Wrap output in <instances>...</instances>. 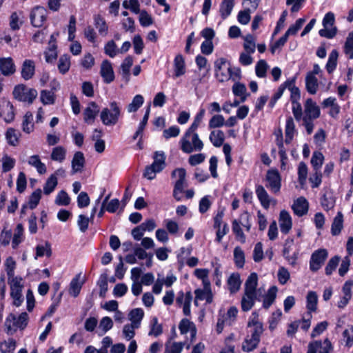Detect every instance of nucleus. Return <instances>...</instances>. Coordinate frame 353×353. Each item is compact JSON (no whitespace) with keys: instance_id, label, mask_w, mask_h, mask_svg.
Segmentation results:
<instances>
[{"instance_id":"nucleus-1","label":"nucleus","mask_w":353,"mask_h":353,"mask_svg":"<svg viewBox=\"0 0 353 353\" xmlns=\"http://www.w3.org/2000/svg\"><path fill=\"white\" fill-rule=\"evenodd\" d=\"M121 114V107L116 101L110 103L109 108H103L100 113V119L105 125H116Z\"/></svg>"},{"instance_id":"nucleus-2","label":"nucleus","mask_w":353,"mask_h":353,"mask_svg":"<svg viewBox=\"0 0 353 353\" xmlns=\"http://www.w3.org/2000/svg\"><path fill=\"white\" fill-rule=\"evenodd\" d=\"M181 150L187 154L194 151H201L203 148V143L199 139L198 134H191L190 136H184L180 141Z\"/></svg>"},{"instance_id":"nucleus-3","label":"nucleus","mask_w":353,"mask_h":353,"mask_svg":"<svg viewBox=\"0 0 353 353\" xmlns=\"http://www.w3.org/2000/svg\"><path fill=\"white\" fill-rule=\"evenodd\" d=\"M12 94L14 99L20 101L32 103L37 96V91L33 88L28 90L24 85L21 84L14 87Z\"/></svg>"},{"instance_id":"nucleus-4","label":"nucleus","mask_w":353,"mask_h":353,"mask_svg":"<svg viewBox=\"0 0 353 353\" xmlns=\"http://www.w3.org/2000/svg\"><path fill=\"white\" fill-rule=\"evenodd\" d=\"M334 23V14L332 12H327L323 19L324 28L319 30V35L327 39L333 38L337 32L336 28L333 27Z\"/></svg>"},{"instance_id":"nucleus-5","label":"nucleus","mask_w":353,"mask_h":353,"mask_svg":"<svg viewBox=\"0 0 353 353\" xmlns=\"http://www.w3.org/2000/svg\"><path fill=\"white\" fill-rule=\"evenodd\" d=\"M265 179L268 181V185H266L267 188H270L274 193H277L280 191L281 179L277 170L272 169L268 170Z\"/></svg>"},{"instance_id":"nucleus-6","label":"nucleus","mask_w":353,"mask_h":353,"mask_svg":"<svg viewBox=\"0 0 353 353\" xmlns=\"http://www.w3.org/2000/svg\"><path fill=\"white\" fill-rule=\"evenodd\" d=\"M176 174L178 175L179 179L176 181V183L174 185V188L173 190V196L177 201H180L181 199V196H177V194L183 192L185 183V170L183 168L176 169L172 172V176H174Z\"/></svg>"},{"instance_id":"nucleus-7","label":"nucleus","mask_w":353,"mask_h":353,"mask_svg":"<svg viewBox=\"0 0 353 353\" xmlns=\"http://www.w3.org/2000/svg\"><path fill=\"white\" fill-rule=\"evenodd\" d=\"M327 257V252L325 249L315 251L311 256L310 268L312 272L319 270Z\"/></svg>"},{"instance_id":"nucleus-8","label":"nucleus","mask_w":353,"mask_h":353,"mask_svg":"<svg viewBox=\"0 0 353 353\" xmlns=\"http://www.w3.org/2000/svg\"><path fill=\"white\" fill-rule=\"evenodd\" d=\"M47 10L43 7L37 6L30 13L31 23L34 27H41L46 20Z\"/></svg>"},{"instance_id":"nucleus-9","label":"nucleus","mask_w":353,"mask_h":353,"mask_svg":"<svg viewBox=\"0 0 353 353\" xmlns=\"http://www.w3.org/2000/svg\"><path fill=\"white\" fill-rule=\"evenodd\" d=\"M305 115L303 119H316L320 117L319 107L312 99H307L304 104Z\"/></svg>"},{"instance_id":"nucleus-10","label":"nucleus","mask_w":353,"mask_h":353,"mask_svg":"<svg viewBox=\"0 0 353 353\" xmlns=\"http://www.w3.org/2000/svg\"><path fill=\"white\" fill-rule=\"evenodd\" d=\"M261 296L259 293L244 291V294L241 300V308L244 312H248L254 306L256 299L260 300Z\"/></svg>"},{"instance_id":"nucleus-11","label":"nucleus","mask_w":353,"mask_h":353,"mask_svg":"<svg viewBox=\"0 0 353 353\" xmlns=\"http://www.w3.org/2000/svg\"><path fill=\"white\" fill-rule=\"evenodd\" d=\"M100 74L105 83H110L114 79V74L111 63L104 60L101 65Z\"/></svg>"},{"instance_id":"nucleus-12","label":"nucleus","mask_w":353,"mask_h":353,"mask_svg":"<svg viewBox=\"0 0 353 353\" xmlns=\"http://www.w3.org/2000/svg\"><path fill=\"white\" fill-rule=\"evenodd\" d=\"M99 105L94 101L90 102L83 111V119L87 123H93L94 119L99 112Z\"/></svg>"},{"instance_id":"nucleus-13","label":"nucleus","mask_w":353,"mask_h":353,"mask_svg":"<svg viewBox=\"0 0 353 353\" xmlns=\"http://www.w3.org/2000/svg\"><path fill=\"white\" fill-rule=\"evenodd\" d=\"M279 221L281 232L288 234L292 228V222L290 214L286 210L281 211Z\"/></svg>"},{"instance_id":"nucleus-14","label":"nucleus","mask_w":353,"mask_h":353,"mask_svg":"<svg viewBox=\"0 0 353 353\" xmlns=\"http://www.w3.org/2000/svg\"><path fill=\"white\" fill-rule=\"evenodd\" d=\"M292 208L295 214L302 216L308 211V202L304 197L301 196L294 201Z\"/></svg>"},{"instance_id":"nucleus-15","label":"nucleus","mask_w":353,"mask_h":353,"mask_svg":"<svg viewBox=\"0 0 353 353\" xmlns=\"http://www.w3.org/2000/svg\"><path fill=\"white\" fill-rule=\"evenodd\" d=\"M28 321V315L26 312H22L17 318L15 315L10 314L6 319V323H8L9 321H13V325L20 329H24Z\"/></svg>"},{"instance_id":"nucleus-16","label":"nucleus","mask_w":353,"mask_h":353,"mask_svg":"<svg viewBox=\"0 0 353 353\" xmlns=\"http://www.w3.org/2000/svg\"><path fill=\"white\" fill-rule=\"evenodd\" d=\"M196 299L205 300L207 303H211L212 302L213 296L210 289V283H204L203 289H196L194 291Z\"/></svg>"},{"instance_id":"nucleus-17","label":"nucleus","mask_w":353,"mask_h":353,"mask_svg":"<svg viewBox=\"0 0 353 353\" xmlns=\"http://www.w3.org/2000/svg\"><path fill=\"white\" fill-rule=\"evenodd\" d=\"M0 71L5 76H9L14 73L15 65L13 60L8 58H0Z\"/></svg>"},{"instance_id":"nucleus-18","label":"nucleus","mask_w":353,"mask_h":353,"mask_svg":"<svg viewBox=\"0 0 353 353\" xmlns=\"http://www.w3.org/2000/svg\"><path fill=\"white\" fill-rule=\"evenodd\" d=\"M258 284V276L256 273H251L245 283V290L246 292H252L259 293V296H262L261 288L256 290Z\"/></svg>"},{"instance_id":"nucleus-19","label":"nucleus","mask_w":353,"mask_h":353,"mask_svg":"<svg viewBox=\"0 0 353 353\" xmlns=\"http://www.w3.org/2000/svg\"><path fill=\"white\" fill-rule=\"evenodd\" d=\"M225 59L224 58H221L216 60L214 63L215 67V74L216 78L220 82H224L229 79L228 72L226 70V72H224L222 71V67L225 64Z\"/></svg>"},{"instance_id":"nucleus-20","label":"nucleus","mask_w":353,"mask_h":353,"mask_svg":"<svg viewBox=\"0 0 353 353\" xmlns=\"http://www.w3.org/2000/svg\"><path fill=\"white\" fill-rule=\"evenodd\" d=\"M85 164V158L83 152L78 151L74 154L72 160V172H80L82 171Z\"/></svg>"},{"instance_id":"nucleus-21","label":"nucleus","mask_w":353,"mask_h":353,"mask_svg":"<svg viewBox=\"0 0 353 353\" xmlns=\"http://www.w3.org/2000/svg\"><path fill=\"white\" fill-rule=\"evenodd\" d=\"M174 77H179L185 73V63L183 57L179 54L174 59Z\"/></svg>"},{"instance_id":"nucleus-22","label":"nucleus","mask_w":353,"mask_h":353,"mask_svg":"<svg viewBox=\"0 0 353 353\" xmlns=\"http://www.w3.org/2000/svg\"><path fill=\"white\" fill-rule=\"evenodd\" d=\"M34 63L30 59H26L22 65L21 76L25 80L30 79L34 74Z\"/></svg>"},{"instance_id":"nucleus-23","label":"nucleus","mask_w":353,"mask_h":353,"mask_svg":"<svg viewBox=\"0 0 353 353\" xmlns=\"http://www.w3.org/2000/svg\"><path fill=\"white\" fill-rule=\"evenodd\" d=\"M256 194L262 206L264 208L268 209L270 205V199L263 186L261 185H257L256 187Z\"/></svg>"},{"instance_id":"nucleus-24","label":"nucleus","mask_w":353,"mask_h":353,"mask_svg":"<svg viewBox=\"0 0 353 353\" xmlns=\"http://www.w3.org/2000/svg\"><path fill=\"white\" fill-rule=\"evenodd\" d=\"M80 278L81 274H77L70 283L69 293L74 297H77L79 294L83 284V282L80 281Z\"/></svg>"},{"instance_id":"nucleus-25","label":"nucleus","mask_w":353,"mask_h":353,"mask_svg":"<svg viewBox=\"0 0 353 353\" xmlns=\"http://www.w3.org/2000/svg\"><path fill=\"white\" fill-rule=\"evenodd\" d=\"M234 6V0H223L220 4L219 13L223 19H225L232 12Z\"/></svg>"},{"instance_id":"nucleus-26","label":"nucleus","mask_w":353,"mask_h":353,"mask_svg":"<svg viewBox=\"0 0 353 353\" xmlns=\"http://www.w3.org/2000/svg\"><path fill=\"white\" fill-rule=\"evenodd\" d=\"M305 85L307 92L311 94H316L319 85L316 77L312 73H308L305 77Z\"/></svg>"},{"instance_id":"nucleus-27","label":"nucleus","mask_w":353,"mask_h":353,"mask_svg":"<svg viewBox=\"0 0 353 353\" xmlns=\"http://www.w3.org/2000/svg\"><path fill=\"white\" fill-rule=\"evenodd\" d=\"M343 215L341 212H339L334 217L332 223L331 232L334 236L339 234L343 229Z\"/></svg>"},{"instance_id":"nucleus-28","label":"nucleus","mask_w":353,"mask_h":353,"mask_svg":"<svg viewBox=\"0 0 353 353\" xmlns=\"http://www.w3.org/2000/svg\"><path fill=\"white\" fill-rule=\"evenodd\" d=\"M66 152V149L63 146L54 147L52 148L50 159L52 161L61 163L65 159Z\"/></svg>"},{"instance_id":"nucleus-29","label":"nucleus","mask_w":353,"mask_h":353,"mask_svg":"<svg viewBox=\"0 0 353 353\" xmlns=\"http://www.w3.org/2000/svg\"><path fill=\"white\" fill-rule=\"evenodd\" d=\"M277 288L272 286L268 291L267 294L264 296L263 307L265 309H268L272 304L274 302L276 297Z\"/></svg>"},{"instance_id":"nucleus-30","label":"nucleus","mask_w":353,"mask_h":353,"mask_svg":"<svg viewBox=\"0 0 353 353\" xmlns=\"http://www.w3.org/2000/svg\"><path fill=\"white\" fill-rule=\"evenodd\" d=\"M28 163L34 167L39 174H43L46 172V166L41 161L39 155L35 154L30 157Z\"/></svg>"},{"instance_id":"nucleus-31","label":"nucleus","mask_w":353,"mask_h":353,"mask_svg":"<svg viewBox=\"0 0 353 353\" xmlns=\"http://www.w3.org/2000/svg\"><path fill=\"white\" fill-rule=\"evenodd\" d=\"M229 290L231 293L236 292L241 285L240 275L238 273L232 274L228 279Z\"/></svg>"},{"instance_id":"nucleus-32","label":"nucleus","mask_w":353,"mask_h":353,"mask_svg":"<svg viewBox=\"0 0 353 353\" xmlns=\"http://www.w3.org/2000/svg\"><path fill=\"white\" fill-rule=\"evenodd\" d=\"M129 319L135 327H139L141 321L144 316V312L141 308L132 310L129 313Z\"/></svg>"},{"instance_id":"nucleus-33","label":"nucleus","mask_w":353,"mask_h":353,"mask_svg":"<svg viewBox=\"0 0 353 353\" xmlns=\"http://www.w3.org/2000/svg\"><path fill=\"white\" fill-rule=\"evenodd\" d=\"M157 168V171H162L165 166V155L163 152H155L154 162L151 164Z\"/></svg>"},{"instance_id":"nucleus-34","label":"nucleus","mask_w":353,"mask_h":353,"mask_svg":"<svg viewBox=\"0 0 353 353\" xmlns=\"http://www.w3.org/2000/svg\"><path fill=\"white\" fill-rule=\"evenodd\" d=\"M307 309L309 313L315 312L317 309L318 296L314 291H310L307 294Z\"/></svg>"},{"instance_id":"nucleus-35","label":"nucleus","mask_w":353,"mask_h":353,"mask_svg":"<svg viewBox=\"0 0 353 353\" xmlns=\"http://www.w3.org/2000/svg\"><path fill=\"white\" fill-rule=\"evenodd\" d=\"M44 255H46L48 257L52 255L51 245L48 241H46L44 245H38L36 247V256L34 259H37L38 257H42Z\"/></svg>"},{"instance_id":"nucleus-36","label":"nucleus","mask_w":353,"mask_h":353,"mask_svg":"<svg viewBox=\"0 0 353 353\" xmlns=\"http://www.w3.org/2000/svg\"><path fill=\"white\" fill-rule=\"evenodd\" d=\"M23 226L21 223H18L14 233L12 241V246L16 249L20 243L23 241Z\"/></svg>"},{"instance_id":"nucleus-37","label":"nucleus","mask_w":353,"mask_h":353,"mask_svg":"<svg viewBox=\"0 0 353 353\" xmlns=\"http://www.w3.org/2000/svg\"><path fill=\"white\" fill-rule=\"evenodd\" d=\"M32 114L27 112L23 117L22 122L23 131L27 134H30L34 130V123H32Z\"/></svg>"},{"instance_id":"nucleus-38","label":"nucleus","mask_w":353,"mask_h":353,"mask_svg":"<svg viewBox=\"0 0 353 353\" xmlns=\"http://www.w3.org/2000/svg\"><path fill=\"white\" fill-rule=\"evenodd\" d=\"M20 133L17 132V130L12 128H10L6 132V138L8 143L12 146H16L19 143Z\"/></svg>"},{"instance_id":"nucleus-39","label":"nucleus","mask_w":353,"mask_h":353,"mask_svg":"<svg viewBox=\"0 0 353 353\" xmlns=\"http://www.w3.org/2000/svg\"><path fill=\"white\" fill-rule=\"evenodd\" d=\"M225 136L221 130L212 131L210 134V140L215 147L223 145Z\"/></svg>"},{"instance_id":"nucleus-40","label":"nucleus","mask_w":353,"mask_h":353,"mask_svg":"<svg viewBox=\"0 0 353 353\" xmlns=\"http://www.w3.org/2000/svg\"><path fill=\"white\" fill-rule=\"evenodd\" d=\"M184 346L183 342H173L168 341L165 343V349L164 353H181Z\"/></svg>"},{"instance_id":"nucleus-41","label":"nucleus","mask_w":353,"mask_h":353,"mask_svg":"<svg viewBox=\"0 0 353 353\" xmlns=\"http://www.w3.org/2000/svg\"><path fill=\"white\" fill-rule=\"evenodd\" d=\"M144 102L143 97L141 94H137L132 99V102L128 105L127 110L128 112H135L143 105Z\"/></svg>"},{"instance_id":"nucleus-42","label":"nucleus","mask_w":353,"mask_h":353,"mask_svg":"<svg viewBox=\"0 0 353 353\" xmlns=\"http://www.w3.org/2000/svg\"><path fill=\"white\" fill-rule=\"evenodd\" d=\"M234 261L239 268H242L245 263V254L240 247H236L234 250Z\"/></svg>"},{"instance_id":"nucleus-43","label":"nucleus","mask_w":353,"mask_h":353,"mask_svg":"<svg viewBox=\"0 0 353 353\" xmlns=\"http://www.w3.org/2000/svg\"><path fill=\"white\" fill-rule=\"evenodd\" d=\"M339 53L336 50H333L328 58L327 63L326 64V70L328 73H332L336 67L337 59H338Z\"/></svg>"},{"instance_id":"nucleus-44","label":"nucleus","mask_w":353,"mask_h":353,"mask_svg":"<svg viewBox=\"0 0 353 353\" xmlns=\"http://www.w3.org/2000/svg\"><path fill=\"white\" fill-rule=\"evenodd\" d=\"M232 92L235 96L241 97V102H244L247 98L246 87L241 83H236L232 87Z\"/></svg>"},{"instance_id":"nucleus-45","label":"nucleus","mask_w":353,"mask_h":353,"mask_svg":"<svg viewBox=\"0 0 353 353\" xmlns=\"http://www.w3.org/2000/svg\"><path fill=\"white\" fill-rule=\"evenodd\" d=\"M58 69L61 74H65L70 69V60L69 56L63 54L60 57L58 62Z\"/></svg>"},{"instance_id":"nucleus-46","label":"nucleus","mask_w":353,"mask_h":353,"mask_svg":"<svg viewBox=\"0 0 353 353\" xmlns=\"http://www.w3.org/2000/svg\"><path fill=\"white\" fill-rule=\"evenodd\" d=\"M0 114L3 117L6 123H10L13 121L14 114L12 105L9 102L7 103L6 105L3 106V110H2Z\"/></svg>"},{"instance_id":"nucleus-47","label":"nucleus","mask_w":353,"mask_h":353,"mask_svg":"<svg viewBox=\"0 0 353 353\" xmlns=\"http://www.w3.org/2000/svg\"><path fill=\"white\" fill-rule=\"evenodd\" d=\"M16 348V341L13 339H9L0 343V352L1 353H12Z\"/></svg>"},{"instance_id":"nucleus-48","label":"nucleus","mask_w":353,"mask_h":353,"mask_svg":"<svg viewBox=\"0 0 353 353\" xmlns=\"http://www.w3.org/2000/svg\"><path fill=\"white\" fill-rule=\"evenodd\" d=\"M58 181L55 175H50V177L47 179L44 187H43V192L45 194L48 195L51 192H52L57 185Z\"/></svg>"},{"instance_id":"nucleus-49","label":"nucleus","mask_w":353,"mask_h":353,"mask_svg":"<svg viewBox=\"0 0 353 353\" xmlns=\"http://www.w3.org/2000/svg\"><path fill=\"white\" fill-rule=\"evenodd\" d=\"M40 99L43 105L54 104L55 96L53 91L41 90Z\"/></svg>"},{"instance_id":"nucleus-50","label":"nucleus","mask_w":353,"mask_h":353,"mask_svg":"<svg viewBox=\"0 0 353 353\" xmlns=\"http://www.w3.org/2000/svg\"><path fill=\"white\" fill-rule=\"evenodd\" d=\"M259 341V339L252 338V336L250 339L246 338L242 345L243 351L249 352L254 350L257 347Z\"/></svg>"},{"instance_id":"nucleus-51","label":"nucleus","mask_w":353,"mask_h":353,"mask_svg":"<svg viewBox=\"0 0 353 353\" xmlns=\"http://www.w3.org/2000/svg\"><path fill=\"white\" fill-rule=\"evenodd\" d=\"M324 157L320 152H314L311 159V163L315 171H318L322 166Z\"/></svg>"},{"instance_id":"nucleus-52","label":"nucleus","mask_w":353,"mask_h":353,"mask_svg":"<svg viewBox=\"0 0 353 353\" xmlns=\"http://www.w3.org/2000/svg\"><path fill=\"white\" fill-rule=\"evenodd\" d=\"M232 231L235 234L238 240H239L242 243L245 242V236L243 234L240 223L237 219H234L232 221Z\"/></svg>"},{"instance_id":"nucleus-53","label":"nucleus","mask_w":353,"mask_h":353,"mask_svg":"<svg viewBox=\"0 0 353 353\" xmlns=\"http://www.w3.org/2000/svg\"><path fill=\"white\" fill-rule=\"evenodd\" d=\"M243 48L248 53H254L256 48L254 38L252 34H247L244 37Z\"/></svg>"},{"instance_id":"nucleus-54","label":"nucleus","mask_w":353,"mask_h":353,"mask_svg":"<svg viewBox=\"0 0 353 353\" xmlns=\"http://www.w3.org/2000/svg\"><path fill=\"white\" fill-rule=\"evenodd\" d=\"M97 285H99L100 288L99 291V296L101 298H104L105 296V294L108 291V277L105 274H101L100 276V278L97 282Z\"/></svg>"},{"instance_id":"nucleus-55","label":"nucleus","mask_w":353,"mask_h":353,"mask_svg":"<svg viewBox=\"0 0 353 353\" xmlns=\"http://www.w3.org/2000/svg\"><path fill=\"white\" fill-rule=\"evenodd\" d=\"M321 204L325 210L328 211L335 205V199L332 195L324 194L321 199Z\"/></svg>"},{"instance_id":"nucleus-56","label":"nucleus","mask_w":353,"mask_h":353,"mask_svg":"<svg viewBox=\"0 0 353 353\" xmlns=\"http://www.w3.org/2000/svg\"><path fill=\"white\" fill-rule=\"evenodd\" d=\"M268 68V63L265 60H259L257 62L255 68L256 74L257 75V77L260 78L265 77L266 76Z\"/></svg>"},{"instance_id":"nucleus-57","label":"nucleus","mask_w":353,"mask_h":353,"mask_svg":"<svg viewBox=\"0 0 353 353\" xmlns=\"http://www.w3.org/2000/svg\"><path fill=\"white\" fill-rule=\"evenodd\" d=\"M95 27L101 34L105 35L108 32V26L105 20L99 15L94 17Z\"/></svg>"},{"instance_id":"nucleus-58","label":"nucleus","mask_w":353,"mask_h":353,"mask_svg":"<svg viewBox=\"0 0 353 353\" xmlns=\"http://www.w3.org/2000/svg\"><path fill=\"white\" fill-rule=\"evenodd\" d=\"M225 124V119L221 114H215L209 121L210 129L222 127Z\"/></svg>"},{"instance_id":"nucleus-59","label":"nucleus","mask_w":353,"mask_h":353,"mask_svg":"<svg viewBox=\"0 0 353 353\" xmlns=\"http://www.w3.org/2000/svg\"><path fill=\"white\" fill-rule=\"evenodd\" d=\"M5 266L8 280H10L14 276L16 262L12 257L9 256L5 261Z\"/></svg>"},{"instance_id":"nucleus-60","label":"nucleus","mask_w":353,"mask_h":353,"mask_svg":"<svg viewBox=\"0 0 353 353\" xmlns=\"http://www.w3.org/2000/svg\"><path fill=\"white\" fill-rule=\"evenodd\" d=\"M70 203V198L68 193L64 191H60L55 199V203L58 205H68Z\"/></svg>"},{"instance_id":"nucleus-61","label":"nucleus","mask_w":353,"mask_h":353,"mask_svg":"<svg viewBox=\"0 0 353 353\" xmlns=\"http://www.w3.org/2000/svg\"><path fill=\"white\" fill-rule=\"evenodd\" d=\"M133 59L131 56H128L123 60L121 68L122 71V74L124 77H128L130 76V68L132 65Z\"/></svg>"},{"instance_id":"nucleus-62","label":"nucleus","mask_w":353,"mask_h":353,"mask_svg":"<svg viewBox=\"0 0 353 353\" xmlns=\"http://www.w3.org/2000/svg\"><path fill=\"white\" fill-rule=\"evenodd\" d=\"M113 326V321L111 318L105 316L101 319L99 323V328L102 330V334L106 333Z\"/></svg>"},{"instance_id":"nucleus-63","label":"nucleus","mask_w":353,"mask_h":353,"mask_svg":"<svg viewBox=\"0 0 353 353\" xmlns=\"http://www.w3.org/2000/svg\"><path fill=\"white\" fill-rule=\"evenodd\" d=\"M41 197V190L40 189L36 190L30 196L29 206L31 209H34L39 204Z\"/></svg>"},{"instance_id":"nucleus-64","label":"nucleus","mask_w":353,"mask_h":353,"mask_svg":"<svg viewBox=\"0 0 353 353\" xmlns=\"http://www.w3.org/2000/svg\"><path fill=\"white\" fill-rule=\"evenodd\" d=\"M340 261V257L335 256L330 259L325 267V274L327 275L332 274V272L336 269Z\"/></svg>"}]
</instances>
